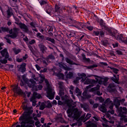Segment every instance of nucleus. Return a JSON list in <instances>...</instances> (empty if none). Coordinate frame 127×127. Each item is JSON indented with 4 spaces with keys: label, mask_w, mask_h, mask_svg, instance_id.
<instances>
[{
    "label": "nucleus",
    "mask_w": 127,
    "mask_h": 127,
    "mask_svg": "<svg viewBox=\"0 0 127 127\" xmlns=\"http://www.w3.org/2000/svg\"><path fill=\"white\" fill-rule=\"evenodd\" d=\"M52 10V8L51 9V10L49 11H46V13H48V14H50L51 13V11Z\"/></svg>",
    "instance_id": "59"
},
{
    "label": "nucleus",
    "mask_w": 127,
    "mask_h": 127,
    "mask_svg": "<svg viewBox=\"0 0 127 127\" xmlns=\"http://www.w3.org/2000/svg\"><path fill=\"white\" fill-rule=\"evenodd\" d=\"M99 110L102 113H106L107 112V108H106V105L105 104H103L99 108Z\"/></svg>",
    "instance_id": "20"
},
{
    "label": "nucleus",
    "mask_w": 127,
    "mask_h": 127,
    "mask_svg": "<svg viewBox=\"0 0 127 127\" xmlns=\"http://www.w3.org/2000/svg\"><path fill=\"white\" fill-rule=\"evenodd\" d=\"M65 61L66 62H67V63H68V64H70L71 65H73L74 64H75V63L73 62V61H71V60L68 58L65 59Z\"/></svg>",
    "instance_id": "28"
},
{
    "label": "nucleus",
    "mask_w": 127,
    "mask_h": 127,
    "mask_svg": "<svg viewBox=\"0 0 127 127\" xmlns=\"http://www.w3.org/2000/svg\"><path fill=\"white\" fill-rule=\"evenodd\" d=\"M37 37H39V38H41V39H44V36L43 35H41V33H38L37 34Z\"/></svg>",
    "instance_id": "34"
},
{
    "label": "nucleus",
    "mask_w": 127,
    "mask_h": 127,
    "mask_svg": "<svg viewBox=\"0 0 127 127\" xmlns=\"http://www.w3.org/2000/svg\"><path fill=\"white\" fill-rule=\"evenodd\" d=\"M118 46H119V44L118 43L113 44V46L114 48H115V47H118Z\"/></svg>",
    "instance_id": "51"
},
{
    "label": "nucleus",
    "mask_w": 127,
    "mask_h": 127,
    "mask_svg": "<svg viewBox=\"0 0 127 127\" xmlns=\"http://www.w3.org/2000/svg\"><path fill=\"white\" fill-rule=\"evenodd\" d=\"M90 118H91V114H87L86 116L85 120L87 121V120H89V119H90Z\"/></svg>",
    "instance_id": "39"
},
{
    "label": "nucleus",
    "mask_w": 127,
    "mask_h": 127,
    "mask_svg": "<svg viewBox=\"0 0 127 127\" xmlns=\"http://www.w3.org/2000/svg\"><path fill=\"white\" fill-rule=\"evenodd\" d=\"M41 122L42 124H44V119L41 118Z\"/></svg>",
    "instance_id": "62"
},
{
    "label": "nucleus",
    "mask_w": 127,
    "mask_h": 127,
    "mask_svg": "<svg viewBox=\"0 0 127 127\" xmlns=\"http://www.w3.org/2000/svg\"><path fill=\"white\" fill-rule=\"evenodd\" d=\"M45 82L46 84V88H45V90L47 94V97L49 100H53V99H54V95H55L54 89L52 87L51 85L49 84L47 79H45Z\"/></svg>",
    "instance_id": "5"
},
{
    "label": "nucleus",
    "mask_w": 127,
    "mask_h": 127,
    "mask_svg": "<svg viewBox=\"0 0 127 127\" xmlns=\"http://www.w3.org/2000/svg\"><path fill=\"white\" fill-rule=\"evenodd\" d=\"M107 90L109 92H110V93L116 92V87L115 86V84L113 83L109 84L108 87L107 88Z\"/></svg>",
    "instance_id": "15"
},
{
    "label": "nucleus",
    "mask_w": 127,
    "mask_h": 127,
    "mask_svg": "<svg viewBox=\"0 0 127 127\" xmlns=\"http://www.w3.org/2000/svg\"><path fill=\"white\" fill-rule=\"evenodd\" d=\"M72 77H73V73L72 72H69L68 74L66 75V77L67 78V79H70Z\"/></svg>",
    "instance_id": "31"
},
{
    "label": "nucleus",
    "mask_w": 127,
    "mask_h": 127,
    "mask_svg": "<svg viewBox=\"0 0 127 127\" xmlns=\"http://www.w3.org/2000/svg\"><path fill=\"white\" fill-rule=\"evenodd\" d=\"M6 40H7V43H9V44H11V42L10 41V40H9L8 39H6Z\"/></svg>",
    "instance_id": "58"
},
{
    "label": "nucleus",
    "mask_w": 127,
    "mask_h": 127,
    "mask_svg": "<svg viewBox=\"0 0 127 127\" xmlns=\"http://www.w3.org/2000/svg\"><path fill=\"white\" fill-rule=\"evenodd\" d=\"M96 94H97L98 96H102V95H103V93L99 91H97L96 92Z\"/></svg>",
    "instance_id": "42"
},
{
    "label": "nucleus",
    "mask_w": 127,
    "mask_h": 127,
    "mask_svg": "<svg viewBox=\"0 0 127 127\" xmlns=\"http://www.w3.org/2000/svg\"><path fill=\"white\" fill-rule=\"evenodd\" d=\"M59 66L60 67V68H62V69H64V70H65V71H70V68L69 67H67V65H66V64L61 63L59 64Z\"/></svg>",
    "instance_id": "18"
},
{
    "label": "nucleus",
    "mask_w": 127,
    "mask_h": 127,
    "mask_svg": "<svg viewBox=\"0 0 127 127\" xmlns=\"http://www.w3.org/2000/svg\"><path fill=\"white\" fill-rule=\"evenodd\" d=\"M58 104L60 106H62L63 105V102H62L61 101H58Z\"/></svg>",
    "instance_id": "48"
},
{
    "label": "nucleus",
    "mask_w": 127,
    "mask_h": 127,
    "mask_svg": "<svg viewBox=\"0 0 127 127\" xmlns=\"http://www.w3.org/2000/svg\"><path fill=\"white\" fill-rule=\"evenodd\" d=\"M41 95L37 93V92H34L32 97L30 99V101L32 102L33 107L36 106V99H41Z\"/></svg>",
    "instance_id": "8"
},
{
    "label": "nucleus",
    "mask_w": 127,
    "mask_h": 127,
    "mask_svg": "<svg viewBox=\"0 0 127 127\" xmlns=\"http://www.w3.org/2000/svg\"><path fill=\"white\" fill-rule=\"evenodd\" d=\"M16 61L17 62H21L22 61V59H17Z\"/></svg>",
    "instance_id": "54"
},
{
    "label": "nucleus",
    "mask_w": 127,
    "mask_h": 127,
    "mask_svg": "<svg viewBox=\"0 0 127 127\" xmlns=\"http://www.w3.org/2000/svg\"><path fill=\"white\" fill-rule=\"evenodd\" d=\"M60 99V97H59V96H57L56 97V100H59Z\"/></svg>",
    "instance_id": "63"
},
{
    "label": "nucleus",
    "mask_w": 127,
    "mask_h": 127,
    "mask_svg": "<svg viewBox=\"0 0 127 127\" xmlns=\"http://www.w3.org/2000/svg\"><path fill=\"white\" fill-rule=\"evenodd\" d=\"M87 127H97V126L91 121H89L87 123Z\"/></svg>",
    "instance_id": "24"
},
{
    "label": "nucleus",
    "mask_w": 127,
    "mask_h": 127,
    "mask_svg": "<svg viewBox=\"0 0 127 127\" xmlns=\"http://www.w3.org/2000/svg\"><path fill=\"white\" fill-rule=\"evenodd\" d=\"M96 101H99L100 103H103L104 102V99L102 97H97Z\"/></svg>",
    "instance_id": "33"
},
{
    "label": "nucleus",
    "mask_w": 127,
    "mask_h": 127,
    "mask_svg": "<svg viewBox=\"0 0 127 127\" xmlns=\"http://www.w3.org/2000/svg\"><path fill=\"white\" fill-rule=\"evenodd\" d=\"M78 27L79 28H83L84 27V23H78Z\"/></svg>",
    "instance_id": "37"
},
{
    "label": "nucleus",
    "mask_w": 127,
    "mask_h": 127,
    "mask_svg": "<svg viewBox=\"0 0 127 127\" xmlns=\"http://www.w3.org/2000/svg\"><path fill=\"white\" fill-rule=\"evenodd\" d=\"M53 105H57V101L55 100H54L52 102Z\"/></svg>",
    "instance_id": "52"
},
{
    "label": "nucleus",
    "mask_w": 127,
    "mask_h": 127,
    "mask_svg": "<svg viewBox=\"0 0 127 127\" xmlns=\"http://www.w3.org/2000/svg\"><path fill=\"white\" fill-rule=\"evenodd\" d=\"M14 53L15 54H18L19 52H20V49H13Z\"/></svg>",
    "instance_id": "36"
},
{
    "label": "nucleus",
    "mask_w": 127,
    "mask_h": 127,
    "mask_svg": "<svg viewBox=\"0 0 127 127\" xmlns=\"http://www.w3.org/2000/svg\"><path fill=\"white\" fill-rule=\"evenodd\" d=\"M57 121L59 122H61V123H64V119L62 118V114H60L58 115V117L57 118Z\"/></svg>",
    "instance_id": "22"
},
{
    "label": "nucleus",
    "mask_w": 127,
    "mask_h": 127,
    "mask_svg": "<svg viewBox=\"0 0 127 127\" xmlns=\"http://www.w3.org/2000/svg\"><path fill=\"white\" fill-rule=\"evenodd\" d=\"M35 67H36L37 70H38V71H39V70H40V66H39V65H38V64H36Z\"/></svg>",
    "instance_id": "45"
},
{
    "label": "nucleus",
    "mask_w": 127,
    "mask_h": 127,
    "mask_svg": "<svg viewBox=\"0 0 127 127\" xmlns=\"http://www.w3.org/2000/svg\"><path fill=\"white\" fill-rule=\"evenodd\" d=\"M0 53L3 57H5L4 59H5L6 60V59L8 58V52H7V50H6V49H4L3 50H2L0 52Z\"/></svg>",
    "instance_id": "16"
},
{
    "label": "nucleus",
    "mask_w": 127,
    "mask_h": 127,
    "mask_svg": "<svg viewBox=\"0 0 127 127\" xmlns=\"http://www.w3.org/2000/svg\"><path fill=\"white\" fill-rule=\"evenodd\" d=\"M78 76L79 77H76V79L74 80V84H77L78 83V81L81 79V82H84L85 80H86V74L85 73H78Z\"/></svg>",
    "instance_id": "11"
},
{
    "label": "nucleus",
    "mask_w": 127,
    "mask_h": 127,
    "mask_svg": "<svg viewBox=\"0 0 127 127\" xmlns=\"http://www.w3.org/2000/svg\"><path fill=\"white\" fill-rule=\"evenodd\" d=\"M96 80L94 79H87L86 81L84 82L85 85H88L89 84H91L86 87V88L90 89V88H92V87H94L95 85L98 83L100 85H102V84H105V83H107L108 82V78H102L99 76H95Z\"/></svg>",
    "instance_id": "3"
},
{
    "label": "nucleus",
    "mask_w": 127,
    "mask_h": 127,
    "mask_svg": "<svg viewBox=\"0 0 127 127\" xmlns=\"http://www.w3.org/2000/svg\"><path fill=\"white\" fill-rule=\"evenodd\" d=\"M46 71H47V68H44L43 70H41L40 72V73H44V72H46Z\"/></svg>",
    "instance_id": "44"
},
{
    "label": "nucleus",
    "mask_w": 127,
    "mask_h": 127,
    "mask_svg": "<svg viewBox=\"0 0 127 127\" xmlns=\"http://www.w3.org/2000/svg\"><path fill=\"white\" fill-rule=\"evenodd\" d=\"M54 74L57 76L59 78V79H62V80H64V74L62 73L61 72H58V73H54Z\"/></svg>",
    "instance_id": "19"
},
{
    "label": "nucleus",
    "mask_w": 127,
    "mask_h": 127,
    "mask_svg": "<svg viewBox=\"0 0 127 127\" xmlns=\"http://www.w3.org/2000/svg\"><path fill=\"white\" fill-rule=\"evenodd\" d=\"M95 67H97V65H91L88 66V68L89 69H92V68H95Z\"/></svg>",
    "instance_id": "50"
},
{
    "label": "nucleus",
    "mask_w": 127,
    "mask_h": 127,
    "mask_svg": "<svg viewBox=\"0 0 127 127\" xmlns=\"http://www.w3.org/2000/svg\"><path fill=\"white\" fill-rule=\"evenodd\" d=\"M75 126H77V123H73L71 125L72 127H75Z\"/></svg>",
    "instance_id": "64"
},
{
    "label": "nucleus",
    "mask_w": 127,
    "mask_h": 127,
    "mask_svg": "<svg viewBox=\"0 0 127 127\" xmlns=\"http://www.w3.org/2000/svg\"><path fill=\"white\" fill-rule=\"evenodd\" d=\"M47 40H48L49 41H51V42H52V43H54L55 42V41L54 39H52L51 38H47Z\"/></svg>",
    "instance_id": "38"
},
{
    "label": "nucleus",
    "mask_w": 127,
    "mask_h": 127,
    "mask_svg": "<svg viewBox=\"0 0 127 127\" xmlns=\"http://www.w3.org/2000/svg\"><path fill=\"white\" fill-rule=\"evenodd\" d=\"M40 124V122H39V121H37L35 123V126H40L39 124Z\"/></svg>",
    "instance_id": "57"
},
{
    "label": "nucleus",
    "mask_w": 127,
    "mask_h": 127,
    "mask_svg": "<svg viewBox=\"0 0 127 127\" xmlns=\"http://www.w3.org/2000/svg\"><path fill=\"white\" fill-rule=\"evenodd\" d=\"M13 17L16 21L15 22V23L19 25V27L21 28V29H22L23 31H24L25 32H27V31H28V28H27V26H26V25H25V24H24L18 23V21H19V19L14 17V16H13Z\"/></svg>",
    "instance_id": "10"
},
{
    "label": "nucleus",
    "mask_w": 127,
    "mask_h": 127,
    "mask_svg": "<svg viewBox=\"0 0 127 127\" xmlns=\"http://www.w3.org/2000/svg\"><path fill=\"white\" fill-rule=\"evenodd\" d=\"M39 77L38 78H35L33 76V79L28 80V79L26 78L25 80L26 81V84H28L29 88H32L33 91H38V90H42L43 87L42 85H40L43 83V81L45 79L44 75L39 74Z\"/></svg>",
    "instance_id": "2"
},
{
    "label": "nucleus",
    "mask_w": 127,
    "mask_h": 127,
    "mask_svg": "<svg viewBox=\"0 0 127 127\" xmlns=\"http://www.w3.org/2000/svg\"><path fill=\"white\" fill-rule=\"evenodd\" d=\"M39 46L42 52H44L46 50V47H45V46H44L42 44L39 45Z\"/></svg>",
    "instance_id": "26"
},
{
    "label": "nucleus",
    "mask_w": 127,
    "mask_h": 127,
    "mask_svg": "<svg viewBox=\"0 0 127 127\" xmlns=\"http://www.w3.org/2000/svg\"><path fill=\"white\" fill-rule=\"evenodd\" d=\"M82 95L85 99H89V98H91V95L87 94V92L86 91L83 92Z\"/></svg>",
    "instance_id": "27"
},
{
    "label": "nucleus",
    "mask_w": 127,
    "mask_h": 127,
    "mask_svg": "<svg viewBox=\"0 0 127 127\" xmlns=\"http://www.w3.org/2000/svg\"><path fill=\"white\" fill-rule=\"evenodd\" d=\"M55 9H56V12H59V13L61 12V11H60V7L57 4H56Z\"/></svg>",
    "instance_id": "32"
},
{
    "label": "nucleus",
    "mask_w": 127,
    "mask_h": 127,
    "mask_svg": "<svg viewBox=\"0 0 127 127\" xmlns=\"http://www.w3.org/2000/svg\"><path fill=\"white\" fill-rule=\"evenodd\" d=\"M28 57V56H27V54H26L25 56L23 57V60H26V59H27Z\"/></svg>",
    "instance_id": "49"
},
{
    "label": "nucleus",
    "mask_w": 127,
    "mask_h": 127,
    "mask_svg": "<svg viewBox=\"0 0 127 127\" xmlns=\"http://www.w3.org/2000/svg\"><path fill=\"white\" fill-rule=\"evenodd\" d=\"M98 90H100V85H97L96 87H93V88H91L90 90V92H92L93 93H96V92H97V91H98Z\"/></svg>",
    "instance_id": "21"
},
{
    "label": "nucleus",
    "mask_w": 127,
    "mask_h": 127,
    "mask_svg": "<svg viewBox=\"0 0 127 127\" xmlns=\"http://www.w3.org/2000/svg\"><path fill=\"white\" fill-rule=\"evenodd\" d=\"M45 104H47L48 108H51V107H52V105L51 104L50 101H48L47 102H45Z\"/></svg>",
    "instance_id": "35"
},
{
    "label": "nucleus",
    "mask_w": 127,
    "mask_h": 127,
    "mask_svg": "<svg viewBox=\"0 0 127 127\" xmlns=\"http://www.w3.org/2000/svg\"><path fill=\"white\" fill-rule=\"evenodd\" d=\"M30 44H34L35 43V40H32L31 41L29 42Z\"/></svg>",
    "instance_id": "47"
},
{
    "label": "nucleus",
    "mask_w": 127,
    "mask_h": 127,
    "mask_svg": "<svg viewBox=\"0 0 127 127\" xmlns=\"http://www.w3.org/2000/svg\"><path fill=\"white\" fill-rule=\"evenodd\" d=\"M3 46V44L2 43H0V50H1V49H2V46Z\"/></svg>",
    "instance_id": "55"
},
{
    "label": "nucleus",
    "mask_w": 127,
    "mask_h": 127,
    "mask_svg": "<svg viewBox=\"0 0 127 127\" xmlns=\"http://www.w3.org/2000/svg\"><path fill=\"white\" fill-rule=\"evenodd\" d=\"M86 28H87L88 29V30H90V31L93 30L92 26H87V27H86Z\"/></svg>",
    "instance_id": "43"
},
{
    "label": "nucleus",
    "mask_w": 127,
    "mask_h": 127,
    "mask_svg": "<svg viewBox=\"0 0 127 127\" xmlns=\"http://www.w3.org/2000/svg\"><path fill=\"white\" fill-rule=\"evenodd\" d=\"M54 57L52 56V55H50L49 56V57L47 59H45L44 58H42V61H43V63L46 65H48V63L50 62L49 60H53L54 59Z\"/></svg>",
    "instance_id": "13"
},
{
    "label": "nucleus",
    "mask_w": 127,
    "mask_h": 127,
    "mask_svg": "<svg viewBox=\"0 0 127 127\" xmlns=\"http://www.w3.org/2000/svg\"><path fill=\"white\" fill-rule=\"evenodd\" d=\"M98 106H99V104H94V105H93V107L95 108H98Z\"/></svg>",
    "instance_id": "56"
},
{
    "label": "nucleus",
    "mask_w": 127,
    "mask_h": 127,
    "mask_svg": "<svg viewBox=\"0 0 127 127\" xmlns=\"http://www.w3.org/2000/svg\"><path fill=\"white\" fill-rule=\"evenodd\" d=\"M109 113L111 114V115H114V114H115V111L114 110L109 111Z\"/></svg>",
    "instance_id": "53"
},
{
    "label": "nucleus",
    "mask_w": 127,
    "mask_h": 127,
    "mask_svg": "<svg viewBox=\"0 0 127 127\" xmlns=\"http://www.w3.org/2000/svg\"><path fill=\"white\" fill-rule=\"evenodd\" d=\"M104 32H103V31L100 32L101 36H102V37L104 36Z\"/></svg>",
    "instance_id": "61"
},
{
    "label": "nucleus",
    "mask_w": 127,
    "mask_h": 127,
    "mask_svg": "<svg viewBox=\"0 0 127 127\" xmlns=\"http://www.w3.org/2000/svg\"><path fill=\"white\" fill-rule=\"evenodd\" d=\"M12 89L14 93H16V94H18V95H20L21 96H23V97H25L24 96V93L22 92V90L18 87V85H14L12 86Z\"/></svg>",
    "instance_id": "9"
},
{
    "label": "nucleus",
    "mask_w": 127,
    "mask_h": 127,
    "mask_svg": "<svg viewBox=\"0 0 127 127\" xmlns=\"http://www.w3.org/2000/svg\"><path fill=\"white\" fill-rule=\"evenodd\" d=\"M114 37H115L117 40H119L120 42H124V43H127V38H124L123 36V34H121L118 36V37H116V35H113Z\"/></svg>",
    "instance_id": "12"
},
{
    "label": "nucleus",
    "mask_w": 127,
    "mask_h": 127,
    "mask_svg": "<svg viewBox=\"0 0 127 127\" xmlns=\"http://www.w3.org/2000/svg\"><path fill=\"white\" fill-rule=\"evenodd\" d=\"M75 92L77 94V96L78 98L80 97V96H81V95H82V92H81V91L80 90V89H79V88H78V87H76L75 89Z\"/></svg>",
    "instance_id": "25"
},
{
    "label": "nucleus",
    "mask_w": 127,
    "mask_h": 127,
    "mask_svg": "<svg viewBox=\"0 0 127 127\" xmlns=\"http://www.w3.org/2000/svg\"><path fill=\"white\" fill-rule=\"evenodd\" d=\"M125 99H122V100L120 99L119 97L116 98L114 99V104L113 103V102L111 101L110 98H108L106 99V100L105 101V105H110L109 108L110 110H113V108H114V105L115 106L116 108L117 109H119V107H120V105H121V103L124 104L125 103Z\"/></svg>",
    "instance_id": "4"
},
{
    "label": "nucleus",
    "mask_w": 127,
    "mask_h": 127,
    "mask_svg": "<svg viewBox=\"0 0 127 127\" xmlns=\"http://www.w3.org/2000/svg\"><path fill=\"white\" fill-rule=\"evenodd\" d=\"M70 90H69L70 94L72 95L71 96L72 97L73 99H75V97H74V95H73V91H72V90H74V87H73V86H70Z\"/></svg>",
    "instance_id": "30"
},
{
    "label": "nucleus",
    "mask_w": 127,
    "mask_h": 127,
    "mask_svg": "<svg viewBox=\"0 0 127 127\" xmlns=\"http://www.w3.org/2000/svg\"><path fill=\"white\" fill-rule=\"evenodd\" d=\"M112 80H113L115 83L119 84V75H114V77L112 78Z\"/></svg>",
    "instance_id": "23"
},
{
    "label": "nucleus",
    "mask_w": 127,
    "mask_h": 127,
    "mask_svg": "<svg viewBox=\"0 0 127 127\" xmlns=\"http://www.w3.org/2000/svg\"><path fill=\"white\" fill-rule=\"evenodd\" d=\"M45 102H42L40 106V110H44L46 106L45 105Z\"/></svg>",
    "instance_id": "29"
},
{
    "label": "nucleus",
    "mask_w": 127,
    "mask_h": 127,
    "mask_svg": "<svg viewBox=\"0 0 127 127\" xmlns=\"http://www.w3.org/2000/svg\"><path fill=\"white\" fill-rule=\"evenodd\" d=\"M59 95L61 97L62 100H63V101H65L66 104L68 107H69V108H72V109H69L66 111L68 118L72 117L74 119V120H78V119H79L80 117L81 112L78 110V109L73 108L74 107L76 106L75 103H74L72 99H69V97L67 95H65L64 98L63 97L64 96V92L63 91H60Z\"/></svg>",
    "instance_id": "1"
},
{
    "label": "nucleus",
    "mask_w": 127,
    "mask_h": 127,
    "mask_svg": "<svg viewBox=\"0 0 127 127\" xmlns=\"http://www.w3.org/2000/svg\"><path fill=\"white\" fill-rule=\"evenodd\" d=\"M13 32L10 35H8L6 36V37H11V38H15L17 36V32L18 31V29L17 28H14L13 29Z\"/></svg>",
    "instance_id": "14"
},
{
    "label": "nucleus",
    "mask_w": 127,
    "mask_h": 127,
    "mask_svg": "<svg viewBox=\"0 0 127 127\" xmlns=\"http://www.w3.org/2000/svg\"><path fill=\"white\" fill-rule=\"evenodd\" d=\"M113 71L114 72V73H115V74H117L118 72H119V70L117 68H114Z\"/></svg>",
    "instance_id": "46"
},
{
    "label": "nucleus",
    "mask_w": 127,
    "mask_h": 127,
    "mask_svg": "<svg viewBox=\"0 0 127 127\" xmlns=\"http://www.w3.org/2000/svg\"><path fill=\"white\" fill-rule=\"evenodd\" d=\"M0 9L3 14L4 16V10L7 9V14L8 15V17H10L13 13H12V9L11 8L9 7L8 6L6 5H1V6L0 5Z\"/></svg>",
    "instance_id": "7"
},
{
    "label": "nucleus",
    "mask_w": 127,
    "mask_h": 127,
    "mask_svg": "<svg viewBox=\"0 0 127 127\" xmlns=\"http://www.w3.org/2000/svg\"><path fill=\"white\" fill-rule=\"evenodd\" d=\"M59 87H60V89H62V88L63 87V85H64L63 82H59Z\"/></svg>",
    "instance_id": "40"
},
{
    "label": "nucleus",
    "mask_w": 127,
    "mask_h": 127,
    "mask_svg": "<svg viewBox=\"0 0 127 127\" xmlns=\"http://www.w3.org/2000/svg\"><path fill=\"white\" fill-rule=\"evenodd\" d=\"M118 112L119 113V117H121V120L124 121L125 123H127V116H125V115H127V108H123L121 107L118 109Z\"/></svg>",
    "instance_id": "6"
},
{
    "label": "nucleus",
    "mask_w": 127,
    "mask_h": 127,
    "mask_svg": "<svg viewBox=\"0 0 127 127\" xmlns=\"http://www.w3.org/2000/svg\"><path fill=\"white\" fill-rule=\"evenodd\" d=\"M40 3L41 5H43V4H45V3H46V0H42L40 2Z\"/></svg>",
    "instance_id": "41"
},
{
    "label": "nucleus",
    "mask_w": 127,
    "mask_h": 127,
    "mask_svg": "<svg viewBox=\"0 0 127 127\" xmlns=\"http://www.w3.org/2000/svg\"><path fill=\"white\" fill-rule=\"evenodd\" d=\"M29 48L30 49V50L31 51V52H33V49L31 46H29Z\"/></svg>",
    "instance_id": "60"
},
{
    "label": "nucleus",
    "mask_w": 127,
    "mask_h": 127,
    "mask_svg": "<svg viewBox=\"0 0 127 127\" xmlns=\"http://www.w3.org/2000/svg\"><path fill=\"white\" fill-rule=\"evenodd\" d=\"M26 66V64L25 63H23L22 64L19 65L17 66L18 68L22 73L26 71V68H25Z\"/></svg>",
    "instance_id": "17"
}]
</instances>
